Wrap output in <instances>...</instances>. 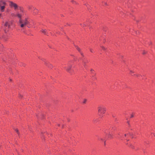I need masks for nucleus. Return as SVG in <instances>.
Returning <instances> with one entry per match:
<instances>
[{
    "mask_svg": "<svg viewBox=\"0 0 155 155\" xmlns=\"http://www.w3.org/2000/svg\"><path fill=\"white\" fill-rule=\"evenodd\" d=\"M71 65H68V67L67 68H66V70L68 71L69 72V71L70 70V69L71 68Z\"/></svg>",
    "mask_w": 155,
    "mask_h": 155,
    "instance_id": "6e6552de",
    "label": "nucleus"
},
{
    "mask_svg": "<svg viewBox=\"0 0 155 155\" xmlns=\"http://www.w3.org/2000/svg\"><path fill=\"white\" fill-rule=\"evenodd\" d=\"M71 2L73 4H78L74 0H71Z\"/></svg>",
    "mask_w": 155,
    "mask_h": 155,
    "instance_id": "1a4fd4ad",
    "label": "nucleus"
},
{
    "mask_svg": "<svg viewBox=\"0 0 155 155\" xmlns=\"http://www.w3.org/2000/svg\"><path fill=\"white\" fill-rule=\"evenodd\" d=\"M29 9H31V7L29 8Z\"/></svg>",
    "mask_w": 155,
    "mask_h": 155,
    "instance_id": "473e14b6",
    "label": "nucleus"
},
{
    "mask_svg": "<svg viewBox=\"0 0 155 155\" xmlns=\"http://www.w3.org/2000/svg\"><path fill=\"white\" fill-rule=\"evenodd\" d=\"M22 15L21 13H20L18 12H17L16 15V17L19 18V19H21Z\"/></svg>",
    "mask_w": 155,
    "mask_h": 155,
    "instance_id": "423d86ee",
    "label": "nucleus"
},
{
    "mask_svg": "<svg viewBox=\"0 0 155 155\" xmlns=\"http://www.w3.org/2000/svg\"><path fill=\"white\" fill-rule=\"evenodd\" d=\"M152 134H153L155 136V133H152Z\"/></svg>",
    "mask_w": 155,
    "mask_h": 155,
    "instance_id": "bb28decb",
    "label": "nucleus"
},
{
    "mask_svg": "<svg viewBox=\"0 0 155 155\" xmlns=\"http://www.w3.org/2000/svg\"><path fill=\"white\" fill-rule=\"evenodd\" d=\"M83 63H84V65L85 67V66L86 64V62H85V61H83Z\"/></svg>",
    "mask_w": 155,
    "mask_h": 155,
    "instance_id": "2eb2a0df",
    "label": "nucleus"
},
{
    "mask_svg": "<svg viewBox=\"0 0 155 155\" xmlns=\"http://www.w3.org/2000/svg\"><path fill=\"white\" fill-rule=\"evenodd\" d=\"M87 101V100L86 99H84V101L83 102V103L84 104L85 103H86V102Z\"/></svg>",
    "mask_w": 155,
    "mask_h": 155,
    "instance_id": "f8f14e48",
    "label": "nucleus"
},
{
    "mask_svg": "<svg viewBox=\"0 0 155 155\" xmlns=\"http://www.w3.org/2000/svg\"><path fill=\"white\" fill-rule=\"evenodd\" d=\"M20 10L21 12H23V10H22L21 9H20Z\"/></svg>",
    "mask_w": 155,
    "mask_h": 155,
    "instance_id": "cd10ccee",
    "label": "nucleus"
},
{
    "mask_svg": "<svg viewBox=\"0 0 155 155\" xmlns=\"http://www.w3.org/2000/svg\"><path fill=\"white\" fill-rule=\"evenodd\" d=\"M12 23V22L10 21H6L5 24V31L6 33L8 31V28H10Z\"/></svg>",
    "mask_w": 155,
    "mask_h": 155,
    "instance_id": "39448f33",
    "label": "nucleus"
},
{
    "mask_svg": "<svg viewBox=\"0 0 155 155\" xmlns=\"http://www.w3.org/2000/svg\"><path fill=\"white\" fill-rule=\"evenodd\" d=\"M41 31L45 35H47L48 33L47 32V31L46 29H42L41 30Z\"/></svg>",
    "mask_w": 155,
    "mask_h": 155,
    "instance_id": "0eeeda50",
    "label": "nucleus"
},
{
    "mask_svg": "<svg viewBox=\"0 0 155 155\" xmlns=\"http://www.w3.org/2000/svg\"><path fill=\"white\" fill-rule=\"evenodd\" d=\"M104 144H105V141H104Z\"/></svg>",
    "mask_w": 155,
    "mask_h": 155,
    "instance_id": "f704fd0d",
    "label": "nucleus"
},
{
    "mask_svg": "<svg viewBox=\"0 0 155 155\" xmlns=\"http://www.w3.org/2000/svg\"><path fill=\"white\" fill-rule=\"evenodd\" d=\"M136 76L137 77H139V76H140L141 75H136Z\"/></svg>",
    "mask_w": 155,
    "mask_h": 155,
    "instance_id": "b1692460",
    "label": "nucleus"
},
{
    "mask_svg": "<svg viewBox=\"0 0 155 155\" xmlns=\"http://www.w3.org/2000/svg\"><path fill=\"white\" fill-rule=\"evenodd\" d=\"M127 123L129 124V121H127Z\"/></svg>",
    "mask_w": 155,
    "mask_h": 155,
    "instance_id": "c85d7f7f",
    "label": "nucleus"
},
{
    "mask_svg": "<svg viewBox=\"0 0 155 155\" xmlns=\"http://www.w3.org/2000/svg\"><path fill=\"white\" fill-rule=\"evenodd\" d=\"M99 140H103V139L102 138H99Z\"/></svg>",
    "mask_w": 155,
    "mask_h": 155,
    "instance_id": "a211bd4d",
    "label": "nucleus"
},
{
    "mask_svg": "<svg viewBox=\"0 0 155 155\" xmlns=\"http://www.w3.org/2000/svg\"><path fill=\"white\" fill-rule=\"evenodd\" d=\"M134 117V115L133 114H132L131 115L130 118H132V117Z\"/></svg>",
    "mask_w": 155,
    "mask_h": 155,
    "instance_id": "aec40b11",
    "label": "nucleus"
},
{
    "mask_svg": "<svg viewBox=\"0 0 155 155\" xmlns=\"http://www.w3.org/2000/svg\"><path fill=\"white\" fill-rule=\"evenodd\" d=\"M11 15L12 16H14V17H16V15H15L13 13H12L11 14Z\"/></svg>",
    "mask_w": 155,
    "mask_h": 155,
    "instance_id": "ddd939ff",
    "label": "nucleus"
},
{
    "mask_svg": "<svg viewBox=\"0 0 155 155\" xmlns=\"http://www.w3.org/2000/svg\"><path fill=\"white\" fill-rule=\"evenodd\" d=\"M112 117L114 118H115V116L114 115H112Z\"/></svg>",
    "mask_w": 155,
    "mask_h": 155,
    "instance_id": "a878e982",
    "label": "nucleus"
},
{
    "mask_svg": "<svg viewBox=\"0 0 155 155\" xmlns=\"http://www.w3.org/2000/svg\"><path fill=\"white\" fill-rule=\"evenodd\" d=\"M114 120H115V121H117V118H114Z\"/></svg>",
    "mask_w": 155,
    "mask_h": 155,
    "instance_id": "393cba45",
    "label": "nucleus"
},
{
    "mask_svg": "<svg viewBox=\"0 0 155 155\" xmlns=\"http://www.w3.org/2000/svg\"><path fill=\"white\" fill-rule=\"evenodd\" d=\"M15 131H16V132L18 133V129H16L15 130Z\"/></svg>",
    "mask_w": 155,
    "mask_h": 155,
    "instance_id": "412c9836",
    "label": "nucleus"
},
{
    "mask_svg": "<svg viewBox=\"0 0 155 155\" xmlns=\"http://www.w3.org/2000/svg\"><path fill=\"white\" fill-rule=\"evenodd\" d=\"M6 1L4 0H0V10L2 12H4L6 5Z\"/></svg>",
    "mask_w": 155,
    "mask_h": 155,
    "instance_id": "7ed1b4c3",
    "label": "nucleus"
},
{
    "mask_svg": "<svg viewBox=\"0 0 155 155\" xmlns=\"http://www.w3.org/2000/svg\"><path fill=\"white\" fill-rule=\"evenodd\" d=\"M124 136L125 137H126V136H127V134H124Z\"/></svg>",
    "mask_w": 155,
    "mask_h": 155,
    "instance_id": "7c9ffc66",
    "label": "nucleus"
},
{
    "mask_svg": "<svg viewBox=\"0 0 155 155\" xmlns=\"http://www.w3.org/2000/svg\"><path fill=\"white\" fill-rule=\"evenodd\" d=\"M19 25L21 28H24L27 25L29 24L28 18H26L24 19H20L18 21Z\"/></svg>",
    "mask_w": 155,
    "mask_h": 155,
    "instance_id": "f257e3e1",
    "label": "nucleus"
},
{
    "mask_svg": "<svg viewBox=\"0 0 155 155\" xmlns=\"http://www.w3.org/2000/svg\"><path fill=\"white\" fill-rule=\"evenodd\" d=\"M94 71V70H93V69H91V71L92 72L93 71Z\"/></svg>",
    "mask_w": 155,
    "mask_h": 155,
    "instance_id": "c756f323",
    "label": "nucleus"
},
{
    "mask_svg": "<svg viewBox=\"0 0 155 155\" xmlns=\"http://www.w3.org/2000/svg\"><path fill=\"white\" fill-rule=\"evenodd\" d=\"M101 47L103 49H104V50L105 49V48L103 46H101Z\"/></svg>",
    "mask_w": 155,
    "mask_h": 155,
    "instance_id": "6ab92c4d",
    "label": "nucleus"
},
{
    "mask_svg": "<svg viewBox=\"0 0 155 155\" xmlns=\"http://www.w3.org/2000/svg\"><path fill=\"white\" fill-rule=\"evenodd\" d=\"M146 52L145 51H144L143 52V54H145L146 53Z\"/></svg>",
    "mask_w": 155,
    "mask_h": 155,
    "instance_id": "4be33fe9",
    "label": "nucleus"
},
{
    "mask_svg": "<svg viewBox=\"0 0 155 155\" xmlns=\"http://www.w3.org/2000/svg\"><path fill=\"white\" fill-rule=\"evenodd\" d=\"M34 9L35 10V13H36V12H37V9Z\"/></svg>",
    "mask_w": 155,
    "mask_h": 155,
    "instance_id": "f3484780",
    "label": "nucleus"
},
{
    "mask_svg": "<svg viewBox=\"0 0 155 155\" xmlns=\"http://www.w3.org/2000/svg\"><path fill=\"white\" fill-rule=\"evenodd\" d=\"M89 49L91 52L92 53L94 52V51L92 49L90 48H89Z\"/></svg>",
    "mask_w": 155,
    "mask_h": 155,
    "instance_id": "4468645a",
    "label": "nucleus"
},
{
    "mask_svg": "<svg viewBox=\"0 0 155 155\" xmlns=\"http://www.w3.org/2000/svg\"><path fill=\"white\" fill-rule=\"evenodd\" d=\"M2 14L1 13H0V18H2Z\"/></svg>",
    "mask_w": 155,
    "mask_h": 155,
    "instance_id": "dca6fc26",
    "label": "nucleus"
},
{
    "mask_svg": "<svg viewBox=\"0 0 155 155\" xmlns=\"http://www.w3.org/2000/svg\"><path fill=\"white\" fill-rule=\"evenodd\" d=\"M130 72L131 74L134 73V72L133 71H130Z\"/></svg>",
    "mask_w": 155,
    "mask_h": 155,
    "instance_id": "5701e85b",
    "label": "nucleus"
},
{
    "mask_svg": "<svg viewBox=\"0 0 155 155\" xmlns=\"http://www.w3.org/2000/svg\"><path fill=\"white\" fill-rule=\"evenodd\" d=\"M76 48L78 50V51L80 52L81 54L83 56V54L80 52V48H79L78 47H77Z\"/></svg>",
    "mask_w": 155,
    "mask_h": 155,
    "instance_id": "9d476101",
    "label": "nucleus"
},
{
    "mask_svg": "<svg viewBox=\"0 0 155 155\" xmlns=\"http://www.w3.org/2000/svg\"><path fill=\"white\" fill-rule=\"evenodd\" d=\"M104 4L105 5H107V3L106 2H104Z\"/></svg>",
    "mask_w": 155,
    "mask_h": 155,
    "instance_id": "2f4dec72",
    "label": "nucleus"
},
{
    "mask_svg": "<svg viewBox=\"0 0 155 155\" xmlns=\"http://www.w3.org/2000/svg\"><path fill=\"white\" fill-rule=\"evenodd\" d=\"M108 137L110 138H113V136L111 134H109L108 136Z\"/></svg>",
    "mask_w": 155,
    "mask_h": 155,
    "instance_id": "9b49d317",
    "label": "nucleus"
},
{
    "mask_svg": "<svg viewBox=\"0 0 155 155\" xmlns=\"http://www.w3.org/2000/svg\"><path fill=\"white\" fill-rule=\"evenodd\" d=\"M97 109L99 115L102 117L106 111V107L103 105H101L98 107Z\"/></svg>",
    "mask_w": 155,
    "mask_h": 155,
    "instance_id": "f03ea898",
    "label": "nucleus"
},
{
    "mask_svg": "<svg viewBox=\"0 0 155 155\" xmlns=\"http://www.w3.org/2000/svg\"><path fill=\"white\" fill-rule=\"evenodd\" d=\"M10 81H12L11 79H10Z\"/></svg>",
    "mask_w": 155,
    "mask_h": 155,
    "instance_id": "72a5a7b5",
    "label": "nucleus"
},
{
    "mask_svg": "<svg viewBox=\"0 0 155 155\" xmlns=\"http://www.w3.org/2000/svg\"><path fill=\"white\" fill-rule=\"evenodd\" d=\"M8 2L9 3V5L11 8H13L15 11L18 10L19 8H20V7H19L18 5L13 2L8 1Z\"/></svg>",
    "mask_w": 155,
    "mask_h": 155,
    "instance_id": "20e7f679",
    "label": "nucleus"
}]
</instances>
